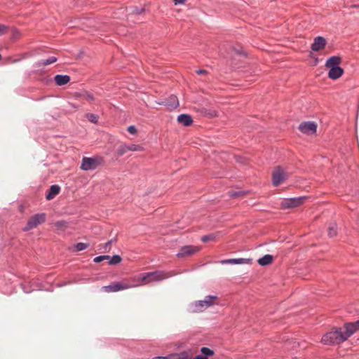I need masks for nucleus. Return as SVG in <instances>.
Masks as SVG:
<instances>
[{"label":"nucleus","mask_w":359,"mask_h":359,"mask_svg":"<svg viewBox=\"0 0 359 359\" xmlns=\"http://www.w3.org/2000/svg\"><path fill=\"white\" fill-rule=\"evenodd\" d=\"M132 280L134 281V282H137L138 283L137 284H135L134 287H136V286H138V285H143L142 283V281H141V274L138 275V276H134L133 278H132Z\"/></svg>","instance_id":"nucleus-34"},{"label":"nucleus","mask_w":359,"mask_h":359,"mask_svg":"<svg viewBox=\"0 0 359 359\" xmlns=\"http://www.w3.org/2000/svg\"><path fill=\"white\" fill-rule=\"evenodd\" d=\"M46 215L45 213L36 214L32 216L28 220L26 226L24 227V231H28L37 227L39 225L45 222Z\"/></svg>","instance_id":"nucleus-4"},{"label":"nucleus","mask_w":359,"mask_h":359,"mask_svg":"<svg viewBox=\"0 0 359 359\" xmlns=\"http://www.w3.org/2000/svg\"><path fill=\"white\" fill-rule=\"evenodd\" d=\"M88 247V244L84 243H79L75 246L76 251H81L86 249Z\"/></svg>","instance_id":"nucleus-31"},{"label":"nucleus","mask_w":359,"mask_h":359,"mask_svg":"<svg viewBox=\"0 0 359 359\" xmlns=\"http://www.w3.org/2000/svg\"><path fill=\"white\" fill-rule=\"evenodd\" d=\"M54 225L58 229H65L67 227V223L63 220L56 222Z\"/></svg>","instance_id":"nucleus-26"},{"label":"nucleus","mask_w":359,"mask_h":359,"mask_svg":"<svg viewBox=\"0 0 359 359\" xmlns=\"http://www.w3.org/2000/svg\"><path fill=\"white\" fill-rule=\"evenodd\" d=\"M326 40L323 36H317L314 39L311 45V50L315 52L323 50L326 46Z\"/></svg>","instance_id":"nucleus-11"},{"label":"nucleus","mask_w":359,"mask_h":359,"mask_svg":"<svg viewBox=\"0 0 359 359\" xmlns=\"http://www.w3.org/2000/svg\"><path fill=\"white\" fill-rule=\"evenodd\" d=\"M128 149H129V151H140L143 150V147H141L140 145L133 144L128 145Z\"/></svg>","instance_id":"nucleus-28"},{"label":"nucleus","mask_w":359,"mask_h":359,"mask_svg":"<svg viewBox=\"0 0 359 359\" xmlns=\"http://www.w3.org/2000/svg\"><path fill=\"white\" fill-rule=\"evenodd\" d=\"M20 35L21 34H20V32H18V30L14 29V30H13V32H12L11 39L13 40H16L18 38H20Z\"/></svg>","instance_id":"nucleus-35"},{"label":"nucleus","mask_w":359,"mask_h":359,"mask_svg":"<svg viewBox=\"0 0 359 359\" xmlns=\"http://www.w3.org/2000/svg\"><path fill=\"white\" fill-rule=\"evenodd\" d=\"M109 264L114 265L120 263L121 262V257L119 255H114L112 257H110Z\"/></svg>","instance_id":"nucleus-25"},{"label":"nucleus","mask_w":359,"mask_h":359,"mask_svg":"<svg viewBox=\"0 0 359 359\" xmlns=\"http://www.w3.org/2000/svg\"><path fill=\"white\" fill-rule=\"evenodd\" d=\"M177 121L184 126H189L193 123L191 116L188 114H181L178 116Z\"/></svg>","instance_id":"nucleus-16"},{"label":"nucleus","mask_w":359,"mask_h":359,"mask_svg":"<svg viewBox=\"0 0 359 359\" xmlns=\"http://www.w3.org/2000/svg\"><path fill=\"white\" fill-rule=\"evenodd\" d=\"M177 354L179 357V359H189L191 356V354L187 351H183Z\"/></svg>","instance_id":"nucleus-30"},{"label":"nucleus","mask_w":359,"mask_h":359,"mask_svg":"<svg viewBox=\"0 0 359 359\" xmlns=\"http://www.w3.org/2000/svg\"><path fill=\"white\" fill-rule=\"evenodd\" d=\"M327 231L328 236L330 237L335 236L337 233L336 224H332L330 226H329Z\"/></svg>","instance_id":"nucleus-24"},{"label":"nucleus","mask_w":359,"mask_h":359,"mask_svg":"<svg viewBox=\"0 0 359 359\" xmlns=\"http://www.w3.org/2000/svg\"><path fill=\"white\" fill-rule=\"evenodd\" d=\"M299 129L305 134L313 135L316 132L317 125L313 122H304L299 125Z\"/></svg>","instance_id":"nucleus-9"},{"label":"nucleus","mask_w":359,"mask_h":359,"mask_svg":"<svg viewBox=\"0 0 359 359\" xmlns=\"http://www.w3.org/2000/svg\"><path fill=\"white\" fill-rule=\"evenodd\" d=\"M229 194L231 197L236 198V197H238L240 196H243V192H241V191H231V192H229Z\"/></svg>","instance_id":"nucleus-38"},{"label":"nucleus","mask_w":359,"mask_h":359,"mask_svg":"<svg viewBox=\"0 0 359 359\" xmlns=\"http://www.w3.org/2000/svg\"><path fill=\"white\" fill-rule=\"evenodd\" d=\"M128 151V145L121 144L117 149L116 153L119 156H121Z\"/></svg>","instance_id":"nucleus-23"},{"label":"nucleus","mask_w":359,"mask_h":359,"mask_svg":"<svg viewBox=\"0 0 359 359\" xmlns=\"http://www.w3.org/2000/svg\"><path fill=\"white\" fill-rule=\"evenodd\" d=\"M86 117L87 118V119L92 122V123H96L98 121V116L94 114H87L86 115Z\"/></svg>","instance_id":"nucleus-27"},{"label":"nucleus","mask_w":359,"mask_h":359,"mask_svg":"<svg viewBox=\"0 0 359 359\" xmlns=\"http://www.w3.org/2000/svg\"><path fill=\"white\" fill-rule=\"evenodd\" d=\"M135 285H132L128 281L123 280L122 282H113L107 286H104L103 288L107 292H114L120 290H127L133 287Z\"/></svg>","instance_id":"nucleus-6"},{"label":"nucleus","mask_w":359,"mask_h":359,"mask_svg":"<svg viewBox=\"0 0 359 359\" xmlns=\"http://www.w3.org/2000/svg\"><path fill=\"white\" fill-rule=\"evenodd\" d=\"M222 264H250L251 259H245V258H239V259H224L221 261Z\"/></svg>","instance_id":"nucleus-15"},{"label":"nucleus","mask_w":359,"mask_h":359,"mask_svg":"<svg viewBox=\"0 0 359 359\" xmlns=\"http://www.w3.org/2000/svg\"><path fill=\"white\" fill-rule=\"evenodd\" d=\"M344 70L339 67L330 68L328 76L330 79L335 80L339 79L343 74Z\"/></svg>","instance_id":"nucleus-13"},{"label":"nucleus","mask_w":359,"mask_h":359,"mask_svg":"<svg viewBox=\"0 0 359 359\" xmlns=\"http://www.w3.org/2000/svg\"><path fill=\"white\" fill-rule=\"evenodd\" d=\"M196 73L199 75H205L208 74V72L205 69H199L196 71Z\"/></svg>","instance_id":"nucleus-41"},{"label":"nucleus","mask_w":359,"mask_h":359,"mask_svg":"<svg viewBox=\"0 0 359 359\" xmlns=\"http://www.w3.org/2000/svg\"><path fill=\"white\" fill-rule=\"evenodd\" d=\"M60 188L58 185L54 184L50 187L48 193L46 194V199L50 201L55 198L60 193Z\"/></svg>","instance_id":"nucleus-18"},{"label":"nucleus","mask_w":359,"mask_h":359,"mask_svg":"<svg viewBox=\"0 0 359 359\" xmlns=\"http://www.w3.org/2000/svg\"><path fill=\"white\" fill-rule=\"evenodd\" d=\"M289 177V174L280 167H277L272 174V183L277 187L283 183Z\"/></svg>","instance_id":"nucleus-5"},{"label":"nucleus","mask_w":359,"mask_h":359,"mask_svg":"<svg viewBox=\"0 0 359 359\" xmlns=\"http://www.w3.org/2000/svg\"><path fill=\"white\" fill-rule=\"evenodd\" d=\"M194 359H208L205 356H203V355H196Z\"/></svg>","instance_id":"nucleus-43"},{"label":"nucleus","mask_w":359,"mask_h":359,"mask_svg":"<svg viewBox=\"0 0 359 359\" xmlns=\"http://www.w3.org/2000/svg\"><path fill=\"white\" fill-rule=\"evenodd\" d=\"M69 81L70 77L67 75H56L55 76V81L58 86L67 84Z\"/></svg>","instance_id":"nucleus-19"},{"label":"nucleus","mask_w":359,"mask_h":359,"mask_svg":"<svg viewBox=\"0 0 359 359\" xmlns=\"http://www.w3.org/2000/svg\"><path fill=\"white\" fill-rule=\"evenodd\" d=\"M164 104L170 109H176L179 106V101L175 95H170L168 99L164 102Z\"/></svg>","instance_id":"nucleus-14"},{"label":"nucleus","mask_w":359,"mask_h":359,"mask_svg":"<svg viewBox=\"0 0 359 359\" xmlns=\"http://www.w3.org/2000/svg\"><path fill=\"white\" fill-rule=\"evenodd\" d=\"M348 338L343 328H333L330 332L324 334L321 339L322 343L326 345L339 344Z\"/></svg>","instance_id":"nucleus-1"},{"label":"nucleus","mask_w":359,"mask_h":359,"mask_svg":"<svg viewBox=\"0 0 359 359\" xmlns=\"http://www.w3.org/2000/svg\"><path fill=\"white\" fill-rule=\"evenodd\" d=\"M273 261V256L270 255H266L263 257L258 259V263L261 266H266L270 264Z\"/></svg>","instance_id":"nucleus-21"},{"label":"nucleus","mask_w":359,"mask_h":359,"mask_svg":"<svg viewBox=\"0 0 359 359\" xmlns=\"http://www.w3.org/2000/svg\"><path fill=\"white\" fill-rule=\"evenodd\" d=\"M110 257L108 255H101L94 258L93 261L95 263H100L104 260H109Z\"/></svg>","instance_id":"nucleus-29"},{"label":"nucleus","mask_w":359,"mask_h":359,"mask_svg":"<svg viewBox=\"0 0 359 359\" xmlns=\"http://www.w3.org/2000/svg\"><path fill=\"white\" fill-rule=\"evenodd\" d=\"M163 359H179V357L177 353H173L168 356L163 357Z\"/></svg>","instance_id":"nucleus-40"},{"label":"nucleus","mask_w":359,"mask_h":359,"mask_svg":"<svg viewBox=\"0 0 359 359\" xmlns=\"http://www.w3.org/2000/svg\"><path fill=\"white\" fill-rule=\"evenodd\" d=\"M201 351L205 355H212L214 353V352L211 349L207 347H203Z\"/></svg>","instance_id":"nucleus-33"},{"label":"nucleus","mask_w":359,"mask_h":359,"mask_svg":"<svg viewBox=\"0 0 359 359\" xmlns=\"http://www.w3.org/2000/svg\"><path fill=\"white\" fill-rule=\"evenodd\" d=\"M8 32V27L0 24V36L5 34Z\"/></svg>","instance_id":"nucleus-36"},{"label":"nucleus","mask_w":359,"mask_h":359,"mask_svg":"<svg viewBox=\"0 0 359 359\" xmlns=\"http://www.w3.org/2000/svg\"><path fill=\"white\" fill-rule=\"evenodd\" d=\"M306 200V197L302 196L292 198H285L281 201L280 205L283 208H293L302 205Z\"/></svg>","instance_id":"nucleus-7"},{"label":"nucleus","mask_w":359,"mask_h":359,"mask_svg":"<svg viewBox=\"0 0 359 359\" xmlns=\"http://www.w3.org/2000/svg\"><path fill=\"white\" fill-rule=\"evenodd\" d=\"M128 131L130 134H135L137 133V129L134 126H130L128 128Z\"/></svg>","instance_id":"nucleus-39"},{"label":"nucleus","mask_w":359,"mask_h":359,"mask_svg":"<svg viewBox=\"0 0 359 359\" xmlns=\"http://www.w3.org/2000/svg\"><path fill=\"white\" fill-rule=\"evenodd\" d=\"M74 96L76 97H79V98L85 100L88 102H93L95 100V97H93V95L88 92H83V93H75Z\"/></svg>","instance_id":"nucleus-20"},{"label":"nucleus","mask_w":359,"mask_h":359,"mask_svg":"<svg viewBox=\"0 0 359 359\" xmlns=\"http://www.w3.org/2000/svg\"><path fill=\"white\" fill-rule=\"evenodd\" d=\"M57 61V58L55 57H50L47 60H41L37 63V65H48L53 64Z\"/></svg>","instance_id":"nucleus-22"},{"label":"nucleus","mask_w":359,"mask_h":359,"mask_svg":"<svg viewBox=\"0 0 359 359\" xmlns=\"http://www.w3.org/2000/svg\"><path fill=\"white\" fill-rule=\"evenodd\" d=\"M200 250V248L193 245H186L182 247L178 254V257H184L187 256L192 255Z\"/></svg>","instance_id":"nucleus-10"},{"label":"nucleus","mask_w":359,"mask_h":359,"mask_svg":"<svg viewBox=\"0 0 359 359\" xmlns=\"http://www.w3.org/2000/svg\"><path fill=\"white\" fill-rule=\"evenodd\" d=\"M111 243H112V241H109L107 242L105 244H104L103 245H100L99 250H101L102 248H104V252H107V249L109 250L111 248Z\"/></svg>","instance_id":"nucleus-32"},{"label":"nucleus","mask_w":359,"mask_h":359,"mask_svg":"<svg viewBox=\"0 0 359 359\" xmlns=\"http://www.w3.org/2000/svg\"><path fill=\"white\" fill-rule=\"evenodd\" d=\"M217 299V296L208 295V296L205 297L204 300L196 302L195 303V311L201 312V311H203L204 308H208L214 304H216L215 301Z\"/></svg>","instance_id":"nucleus-8"},{"label":"nucleus","mask_w":359,"mask_h":359,"mask_svg":"<svg viewBox=\"0 0 359 359\" xmlns=\"http://www.w3.org/2000/svg\"><path fill=\"white\" fill-rule=\"evenodd\" d=\"M341 57H337V56H332L327 60L325 66L327 68L339 67V65L341 63Z\"/></svg>","instance_id":"nucleus-17"},{"label":"nucleus","mask_w":359,"mask_h":359,"mask_svg":"<svg viewBox=\"0 0 359 359\" xmlns=\"http://www.w3.org/2000/svg\"><path fill=\"white\" fill-rule=\"evenodd\" d=\"M103 163V158L100 156L94 158L83 157L82 159L81 169L83 170H95Z\"/></svg>","instance_id":"nucleus-3"},{"label":"nucleus","mask_w":359,"mask_h":359,"mask_svg":"<svg viewBox=\"0 0 359 359\" xmlns=\"http://www.w3.org/2000/svg\"><path fill=\"white\" fill-rule=\"evenodd\" d=\"M346 334L350 337L355 331L359 330V320L354 323H346L344 326Z\"/></svg>","instance_id":"nucleus-12"},{"label":"nucleus","mask_w":359,"mask_h":359,"mask_svg":"<svg viewBox=\"0 0 359 359\" xmlns=\"http://www.w3.org/2000/svg\"><path fill=\"white\" fill-rule=\"evenodd\" d=\"M215 236L213 235H207L202 237L201 240L203 242H208V241L214 239Z\"/></svg>","instance_id":"nucleus-37"},{"label":"nucleus","mask_w":359,"mask_h":359,"mask_svg":"<svg viewBox=\"0 0 359 359\" xmlns=\"http://www.w3.org/2000/svg\"><path fill=\"white\" fill-rule=\"evenodd\" d=\"M173 276L170 271H155L152 272L141 273V281L143 285L152 282L161 281Z\"/></svg>","instance_id":"nucleus-2"},{"label":"nucleus","mask_w":359,"mask_h":359,"mask_svg":"<svg viewBox=\"0 0 359 359\" xmlns=\"http://www.w3.org/2000/svg\"><path fill=\"white\" fill-rule=\"evenodd\" d=\"M175 2V4H183L184 3V0H173Z\"/></svg>","instance_id":"nucleus-42"},{"label":"nucleus","mask_w":359,"mask_h":359,"mask_svg":"<svg viewBox=\"0 0 359 359\" xmlns=\"http://www.w3.org/2000/svg\"><path fill=\"white\" fill-rule=\"evenodd\" d=\"M152 359H163V356L154 357Z\"/></svg>","instance_id":"nucleus-44"}]
</instances>
